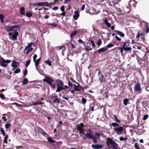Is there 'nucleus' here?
I'll return each instance as SVG.
<instances>
[{"mask_svg":"<svg viewBox=\"0 0 149 149\" xmlns=\"http://www.w3.org/2000/svg\"><path fill=\"white\" fill-rule=\"evenodd\" d=\"M43 81L48 84L52 89L54 90L55 88L56 84L55 81L50 77L46 76L43 79Z\"/></svg>","mask_w":149,"mask_h":149,"instance_id":"f257e3e1","label":"nucleus"},{"mask_svg":"<svg viewBox=\"0 0 149 149\" xmlns=\"http://www.w3.org/2000/svg\"><path fill=\"white\" fill-rule=\"evenodd\" d=\"M106 143L108 146H110V145H111V148L113 149H118L117 148L118 146L117 143L113 141L111 138H107Z\"/></svg>","mask_w":149,"mask_h":149,"instance_id":"f03ea898","label":"nucleus"},{"mask_svg":"<svg viewBox=\"0 0 149 149\" xmlns=\"http://www.w3.org/2000/svg\"><path fill=\"white\" fill-rule=\"evenodd\" d=\"M57 88L56 91V92H60L61 90L65 88H63V81L60 79L56 80Z\"/></svg>","mask_w":149,"mask_h":149,"instance_id":"7ed1b4c3","label":"nucleus"},{"mask_svg":"<svg viewBox=\"0 0 149 149\" xmlns=\"http://www.w3.org/2000/svg\"><path fill=\"white\" fill-rule=\"evenodd\" d=\"M17 29H14L13 33L12 32H9L8 35L10 36L9 38L13 41H15L17 39V36L19 35V33L17 31Z\"/></svg>","mask_w":149,"mask_h":149,"instance_id":"20e7f679","label":"nucleus"},{"mask_svg":"<svg viewBox=\"0 0 149 149\" xmlns=\"http://www.w3.org/2000/svg\"><path fill=\"white\" fill-rule=\"evenodd\" d=\"M19 27L18 25H15L13 26H6L5 27V29L6 31L10 32L11 31H13L14 29L16 28H18Z\"/></svg>","mask_w":149,"mask_h":149,"instance_id":"39448f33","label":"nucleus"},{"mask_svg":"<svg viewBox=\"0 0 149 149\" xmlns=\"http://www.w3.org/2000/svg\"><path fill=\"white\" fill-rule=\"evenodd\" d=\"M31 43H29L28 45L25 47L24 50V53L26 54H28L33 49V48L32 47Z\"/></svg>","mask_w":149,"mask_h":149,"instance_id":"423d86ee","label":"nucleus"},{"mask_svg":"<svg viewBox=\"0 0 149 149\" xmlns=\"http://www.w3.org/2000/svg\"><path fill=\"white\" fill-rule=\"evenodd\" d=\"M98 75L99 76V80L100 81L101 84L102 83V81L104 82L105 81L106 79L104 78V75L100 72V70H98Z\"/></svg>","mask_w":149,"mask_h":149,"instance_id":"0eeeda50","label":"nucleus"},{"mask_svg":"<svg viewBox=\"0 0 149 149\" xmlns=\"http://www.w3.org/2000/svg\"><path fill=\"white\" fill-rule=\"evenodd\" d=\"M123 129V127L122 126H120L118 127H115L113 128V130L118 135H120L122 133Z\"/></svg>","mask_w":149,"mask_h":149,"instance_id":"6e6552de","label":"nucleus"},{"mask_svg":"<svg viewBox=\"0 0 149 149\" xmlns=\"http://www.w3.org/2000/svg\"><path fill=\"white\" fill-rule=\"evenodd\" d=\"M2 63L1 64V65L3 67H5L7 65V64L9 63L10 62V60H5L3 58H1Z\"/></svg>","mask_w":149,"mask_h":149,"instance_id":"1a4fd4ad","label":"nucleus"},{"mask_svg":"<svg viewBox=\"0 0 149 149\" xmlns=\"http://www.w3.org/2000/svg\"><path fill=\"white\" fill-rule=\"evenodd\" d=\"M134 91L136 92H138L141 90V84L139 82H138L137 84L135 85L134 88Z\"/></svg>","mask_w":149,"mask_h":149,"instance_id":"9d476101","label":"nucleus"},{"mask_svg":"<svg viewBox=\"0 0 149 149\" xmlns=\"http://www.w3.org/2000/svg\"><path fill=\"white\" fill-rule=\"evenodd\" d=\"M84 124L82 123H81L78 125H77V130L80 132L83 133L84 131H83V128L84 127Z\"/></svg>","mask_w":149,"mask_h":149,"instance_id":"9b49d317","label":"nucleus"},{"mask_svg":"<svg viewBox=\"0 0 149 149\" xmlns=\"http://www.w3.org/2000/svg\"><path fill=\"white\" fill-rule=\"evenodd\" d=\"M91 147L95 149H101L103 147L102 145L99 144H93L92 145Z\"/></svg>","mask_w":149,"mask_h":149,"instance_id":"f8f14e48","label":"nucleus"},{"mask_svg":"<svg viewBox=\"0 0 149 149\" xmlns=\"http://www.w3.org/2000/svg\"><path fill=\"white\" fill-rule=\"evenodd\" d=\"M123 11L126 13H129L130 12V9L128 6H125L123 7Z\"/></svg>","mask_w":149,"mask_h":149,"instance_id":"ddd939ff","label":"nucleus"},{"mask_svg":"<svg viewBox=\"0 0 149 149\" xmlns=\"http://www.w3.org/2000/svg\"><path fill=\"white\" fill-rule=\"evenodd\" d=\"M19 64V63L17 61H14L11 64V66L13 67L14 69L17 68Z\"/></svg>","mask_w":149,"mask_h":149,"instance_id":"4468645a","label":"nucleus"},{"mask_svg":"<svg viewBox=\"0 0 149 149\" xmlns=\"http://www.w3.org/2000/svg\"><path fill=\"white\" fill-rule=\"evenodd\" d=\"M74 14L73 17L75 20H77L79 16V11L77 10L74 11Z\"/></svg>","mask_w":149,"mask_h":149,"instance_id":"2eb2a0df","label":"nucleus"},{"mask_svg":"<svg viewBox=\"0 0 149 149\" xmlns=\"http://www.w3.org/2000/svg\"><path fill=\"white\" fill-rule=\"evenodd\" d=\"M103 24H105L106 25L108 28H110L111 27V25L108 22V20L107 19L103 20Z\"/></svg>","mask_w":149,"mask_h":149,"instance_id":"dca6fc26","label":"nucleus"},{"mask_svg":"<svg viewBox=\"0 0 149 149\" xmlns=\"http://www.w3.org/2000/svg\"><path fill=\"white\" fill-rule=\"evenodd\" d=\"M34 5H36L38 6H47L48 5V3L47 2H39L37 4Z\"/></svg>","mask_w":149,"mask_h":149,"instance_id":"f3484780","label":"nucleus"},{"mask_svg":"<svg viewBox=\"0 0 149 149\" xmlns=\"http://www.w3.org/2000/svg\"><path fill=\"white\" fill-rule=\"evenodd\" d=\"M38 131L43 136H45L47 135V134L41 128L38 127Z\"/></svg>","mask_w":149,"mask_h":149,"instance_id":"a211bd4d","label":"nucleus"},{"mask_svg":"<svg viewBox=\"0 0 149 149\" xmlns=\"http://www.w3.org/2000/svg\"><path fill=\"white\" fill-rule=\"evenodd\" d=\"M130 42V41H129V40H125V42H123V46L122 47L123 48H124L125 47H126H126H128L129 46V44H130V43H129V44L127 45V44H128V42Z\"/></svg>","mask_w":149,"mask_h":149,"instance_id":"6ab92c4d","label":"nucleus"},{"mask_svg":"<svg viewBox=\"0 0 149 149\" xmlns=\"http://www.w3.org/2000/svg\"><path fill=\"white\" fill-rule=\"evenodd\" d=\"M85 136L87 138L89 139H92L93 136V134L91 132L86 133Z\"/></svg>","mask_w":149,"mask_h":149,"instance_id":"aec40b11","label":"nucleus"},{"mask_svg":"<svg viewBox=\"0 0 149 149\" xmlns=\"http://www.w3.org/2000/svg\"><path fill=\"white\" fill-rule=\"evenodd\" d=\"M114 32H116V34L119 35L121 37H123L125 36V34L123 32L118 30H114Z\"/></svg>","mask_w":149,"mask_h":149,"instance_id":"412c9836","label":"nucleus"},{"mask_svg":"<svg viewBox=\"0 0 149 149\" xmlns=\"http://www.w3.org/2000/svg\"><path fill=\"white\" fill-rule=\"evenodd\" d=\"M107 50V48H104V47H102L99 49L97 51V52L100 53L102 52H103Z\"/></svg>","mask_w":149,"mask_h":149,"instance_id":"4be33fe9","label":"nucleus"},{"mask_svg":"<svg viewBox=\"0 0 149 149\" xmlns=\"http://www.w3.org/2000/svg\"><path fill=\"white\" fill-rule=\"evenodd\" d=\"M78 33V31H74L72 32L70 35V37L71 38H73L74 36H75L76 34Z\"/></svg>","mask_w":149,"mask_h":149,"instance_id":"5701e85b","label":"nucleus"},{"mask_svg":"<svg viewBox=\"0 0 149 149\" xmlns=\"http://www.w3.org/2000/svg\"><path fill=\"white\" fill-rule=\"evenodd\" d=\"M144 23L145 24V25L146 27V32L147 33H148L149 31V24L148 22H144Z\"/></svg>","mask_w":149,"mask_h":149,"instance_id":"b1692460","label":"nucleus"},{"mask_svg":"<svg viewBox=\"0 0 149 149\" xmlns=\"http://www.w3.org/2000/svg\"><path fill=\"white\" fill-rule=\"evenodd\" d=\"M20 13L22 15H24L25 13V8L23 7H22L20 10Z\"/></svg>","mask_w":149,"mask_h":149,"instance_id":"393cba45","label":"nucleus"},{"mask_svg":"<svg viewBox=\"0 0 149 149\" xmlns=\"http://www.w3.org/2000/svg\"><path fill=\"white\" fill-rule=\"evenodd\" d=\"M48 141L50 143H53L56 142V141L52 139L51 137H48L47 138Z\"/></svg>","mask_w":149,"mask_h":149,"instance_id":"a878e982","label":"nucleus"},{"mask_svg":"<svg viewBox=\"0 0 149 149\" xmlns=\"http://www.w3.org/2000/svg\"><path fill=\"white\" fill-rule=\"evenodd\" d=\"M88 41L89 42V44L92 45L93 48H94L95 47V44L92 40H89Z\"/></svg>","mask_w":149,"mask_h":149,"instance_id":"bb28decb","label":"nucleus"},{"mask_svg":"<svg viewBox=\"0 0 149 149\" xmlns=\"http://www.w3.org/2000/svg\"><path fill=\"white\" fill-rule=\"evenodd\" d=\"M26 17H30L32 16L33 14L31 13L27 12L26 13Z\"/></svg>","mask_w":149,"mask_h":149,"instance_id":"cd10ccee","label":"nucleus"},{"mask_svg":"<svg viewBox=\"0 0 149 149\" xmlns=\"http://www.w3.org/2000/svg\"><path fill=\"white\" fill-rule=\"evenodd\" d=\"M113 116L114 118V120L115 121L118 123H120V120L118 119L116 115H113Z\"/></svg>","mask_w":149,"mask_h":149,"instance_id":"c85d7f7f","label":"nucleus"},{"mask_svg":"<svg viewBox=\"0 0 149 149\" xmlns=\"http://www.w3.org/2000/svg\"><path fill=\"white\" fill-rule=\"evenodd\" d=\"M129 101V100L128 99L126 98L123 100V104L125 105L127 104L128 102Z\"/></svg>","mask_w":149,"mask_h":149,"instance_id":"c756f323","label":"nucleus"},{"mask_svg":"<svg viewBox=\"0 0 149 149\" xmlns=\"http://www.w3.org/2000/svg\"><path fill=\"white\" fill-rule=\"evenodd\" d=\"M42 102L40 101H38L33 103V105H36L42 104Z\"/></svg>","mask_w":149,"mask_h":149,"instance_id":"7c9ffc66","label":"nucleus"},{"mask_svg":"<svg viewBox=\"0 0 149 149\" xmlns=\"http://www.w3.org/2000/svg\"><path fill=\"white\" fill-rule=\"evenodd\" d=\"M28 83V79L27 78H25L23 81L22 84L23 85L26 84Z\"/></svg>","mask_w":149,"mask_h":149,"instance_id":"2f4dec72","label":"nucleus"},{"mask_svg":"<svg viewBox=\"0 0 149 149\" xmlns=\"http://www.w3.org/2000/svg\"><path fill=\"white\" fill-rule=\"evenodd\" d=\"M74 90L75 91H81V90L78 87V86H77L75 84H74Z\"/></svg>","mask_w":149,"mask_h":149,"instance_id":"473e14b6","label":"nucleus"},{"mask_svg":"<svg viewBox=\"0 0 149 149\" xmlns=\"http://www.w3.org/2000/svg\"><path fill=\"white\" fill-rule=\"evenodd\" d=\"M40 60H41V58H40L37 59L36 60V61L35 62V65L36 67L39 65V63Z\"/></svg>","mask_w":149,"mask_h":149,"instance_id":"72a5a7b5","label":"nucleus"},{"mask_svg":"<svg viewBox=\"0 0 149 149\" xmlns=\"http://www.w3.org/2000/svg\"><path fill=\"white\" fill-rule=\"evenodd\" d=\"M132 50V48L130 47H125L124 48V50L126 51H130Z\"/></svg>","mask_w":149,"mask_h":149,"instance_id":"f704fd0d","label":"nucleus"},{"mask_svg":"<svg viewBox=\"0 0 149 149\" xmlns=\"http://www.w3.org/2000/svg\"><path fill=\"white\" fill-rule=\"evenodd\" d=\"M53 102L54 103H60V99L58 98H57L54 99V100L53 101Z\"/></svg>","mask_w":149,"mask_h":149,"instance_id":"c9c22d12","label":"nucleus"},{"mask_svg":"<svg viewBox=\"0 0 149 149\" xmlns=\"http://www.w3.org/2000/svg\"><path fill=\"white\" fill-rule=\"evenodd\" d=\"M45 62L46 64H48L49 66H51L52 65V63L51 62L49 61L48 60L45 61Z\"/></svg>","mask_w":149,"mask_h":149,"instance_id":"e433bc0d","label":"nucleus"},{"mask_svg":"<svg viewBox=\"0 0 149 149\" xmlns=\"http://www.w3.org/2000/svg\"><path fill=\"white\" fill-rule=\"evenodd\" d=\"M0 131L3 134V136H5V131H4L2 127L0 128Z\"/></svg>","mask_w":149,"mask_h":149,"instance_id":"4c0bfd02","label":"nucleus"},{"mask_svg":"<svg viewBox=\"0 0 149 149\" xmlns=\"http://www.w3.org/2000/svg\"><path fill=\"white\" fill-rule=\"evenodd\" d=\"M93 141L95 143H97V140L96 137V136H93Z\"/></svg>","mask_w":149,"mask_h":149,"instance_id":"58836bf2","label":"nucleus"},{"mask_svg":"<svg viewBox=\"0 0 149 149\" xmlns=\"http://www.w3.org/2000/svg\"><path fill=\"white\" fill-rule=\"evenodd\" d=\"M81 101L83 104H85L87 101L86 99L85 98H83L81 99Z\"/></svg>","mask_w":149,"mask_h":149,"instance_id":"ea45409f","label":"nucleus"},{"mask_svg":"<svg viewBox=\"0 0 149 149\" xmlns=\"http://www.w3.org/2000/svg\"><path fill=\"white\" fill-rule=\"evenodd\" d=\"M30 62L31 60H27L26 61V63L25 65L26 67H27L28 66V65L30 64Z\"/></svg>","mask_w":149,"mask_h":149,"instance_id":"a19ab883","label":"nucleus"},{"mask_svg":"<svg viewBox=\"0 0 149 149\" xmlns=\"http://www.w3.org/2000/svg\"><path fill=\"white\" fill-rule=\"evenodd\" d=\"M145 57H146L144 56V61H146L147 62H149V54L147 55V57H146V59L145 58Z\"/></svg>","mask_w":149,"mask_h":149,"instance_id":"79ce46f5","label":"nucleus"},{"mask_svg":"<svg viewBox=\"0 0 149 149\" xmlns=\"http://www.w3.org/2000/svg\"><path fill=\"white\" fill-rule=\"evenodd\" d=\"M101 134L100 133H96L95 134L94 136H96V139H99Z\"/></svg>","mask_w":149,"mask_h":149,"instance_id":"37998d69","label":"nucleus"},{"mask_svg":"<svg viewBox=\"0 0 149 149\" xmlns=\"http://www.w3.org/2000/svg\"><path fill=\"white\" fill-rule=\"evenodd\" d=\"M143 59H142V58H141L139 57H138V58H137V60L138 61V62L140 63H141L143 61Z\"/></svg>","mask_w":149,"mask_h":149,"instance_id":"c03bdc74","label":"nucleus"},{"mask_svg":"<svg viewBox=\"0 0 149 149\" xmlns=\"http://www.w3.org/2000/svg\"><path fill=\"white\" fill-rule=\"evenodd\" d=\"M102 42L101 40V39L99 38V40H98V42L97 43V44L99 46H100V45L101 44Z\"/></svg>","mask_w":149,"mask_h":149,"instance_id":"a18cd8bd","label":"nucleus"},{"mask_svg":"<svg viewBox=\"0 0 149 149\" xmlns=\"http://www.w3.org/2000/svg\"><path fill=\"white\" fill-rule=\"evenodd\" d=\"M78 87L80 89H81V90H82V91H84V89L86 88V87H84V88L83 87L79 85V84H78Z\"/></svg>","mask_w":149,"mask_h":149,"instance_id":"49530a36","label":"nucleus"},{"mask_svg":"<svg viewBox=\"0 0 149 149\" xmlns=\"http://www.w3.org/2000/svg\"><path fill=\"white\" fill-rule=\"evenodd\" d=\"M113 46V45L112 44L109 43L106 46V47L107 48L111 47Z\"/></svg>","mask_w":149,"mask_h":149,"instance_id":"de8ad7c7","label":"nucleus"},{"mask_svg":"<svg viewBox=\"0 0 149 149\" xmlns=\"http://www.w3.org/2000/svg\"><path fill=\"white\" fill-rule=\"evenodd\" d=\"M127 137L124 138L122 136H121L120 138L119 139H120V141H123V140H127Z\"/></svg>","mask_w":149,"mask_h":149,"instance_id":"09e8293b","label":"nucleus"},{"mask_svg":"<svg viewBox=\"0 0 149 149\" xmlns=\"http://www.w3.org/2000/svg\"><path fill=\"white\" fill-rule=\"evenodd\" d=\"M21 71L20 69L19 68H17L14 71L15 73H18L19 72Z\"/></svg>","mask_w":149,"mask_h":149,"instance_id":"8fccbe9b","label":"nucleus"},{"mask_svg":"<svg viewBox=\"0 0 149 149\" xmlns=\"http://www.w3.org/2000/svg\"><path fill=\"white\" fill-rule=\"evenodd\" d=\"M148 116H148V114H147L145 115L144 116V117L143 118V120H146L148 118Z\"/></svg>","mask_w":149,"mask_h":149,"instance_id":"3c124183","label":"nucleus"},{"mask_svg":"<svg viewBox=\"0 0 149 149\" xmlns=\"http://www.w3.org/2000/svg\"><path fill=\"white\" fill-rule=\"evenodd\" d=\"M112 3L115 5L118 3V0H112Z\"/></svg>","mask_w":149,"mask_h":149,"instance_id":"603ef678","label":"nucleus"},{"mask_svg":"<svg viewBox=\"0 0 149 149\" xmlns=\"http://www.w3.org/2000/svg\"><path fill=\"white\" fill-rule=\"evenodd\" d=\"M48 25H52V26L55 27L57 26V25L55 23H49Z\"/></svg>","mask_w":149,"mask_h":149,"instance_id":"864d4df0","label":"nucleus"},{"mask_svg":"<svg viewBox=\"0 0 149 149\" xmlns=\"http://www.w3.org/2000/svg\"><path fill=\"white\" fill-rule=\"evenodd\" d=\"M27 70L26 69H25L23 72V74L24 75L25 77L27 74Z\"/></svg>","mask_w":149,"mask_h":149,"instance_id":"5fc2aeb1","label":"nucleus"},{"mask_svg":"<svg viewBox=\"0 0 149 149\" xmlns=\"http://www.w3.org/2000/svg\"><path fill=\"white\" fill-rule=\"evenodd\" d=\"M60 10L62 12L65 11V7L64 6H62L60 8Z\"/></svg>","mask_w":149,"mask_h":149,"instance_id":"6e6d98bb","label":"nucleus"},{"mask_svg":"<svg viewBox=\"0 0 149 149\" xmlns=\"http://www.w3.org/2000/svg\"><path fill=\"white\" fill-rule=\"evenodd\" d=\"M0 97L3 99H5V96L3 94H0Z\"/></svg>","mask_w":149,"mask_h":149,"instance_id":"4d7b16f0","label":"nucleus"},{"mask_svg":"<svg viewBox=\"0 0 149 149\" xmlns=\"http://www.w3.org/2000/svg\"><path fill=\"white\" fill-rule=\"evenodd\" d=\"M10 126V123H7L5 125V127L7 129H8L9 128V127Z\"/></svg>","mask_w":149,"mask_h":149,"instance_id":"13d9d810","label":"nucleus"},{"mask_svg":"<svg viewBox=\"0 0 149 149\" xmlns=\"http://www.w3.org/2000/svg\"><path fill=\"white\" fill-rule=\"evenodd\" d=\"M115 38L118 41H120L121 40V39L118 37L117 36H115Z\"/></svg>","mask_w":149,"mask_h":149,"instance_id":"bf43d9fd","label":"nucleus"},{"mask_svg":"<svg viewBox=\"0 0 149 149\" xmlns=\"http://www.w3.org/2000/svg\"><path fill=\"white\" fill-rule=\"evenodd\" d=\"M85 49L86 51H89V50H91L92 49L91 48L90 49H89L88 47L87 46H85Z\"/></svg>","mask_w":149,"mask_h":149,"instance_id":"052dcab7","label":"nucleus"},{"mask_svg":"<svg viewBox=\"0 0 149 149\" xmlns=\"http://www.w3.org/2000/svg\"><path fill=\"white\" fill-rule=\"evenodd\" d=\"M78 42H79L81 44H84L85 43V42H83L81 39H80L78 40Z\"/></svg>","mask_w":149,"mask_h":149,"instance_id":"680f3d73","label":"nucleus"},{"mask_svg":"<svg viewBox=\"0 0 149 149\" xmlns=\"http://www.w3.org/2000/svg\"><path fill=\"white\" fill-rule=\"evenodd\" d=\"M135 148L136 149H139V146L137 143L135 144Z\"/></svg>","mask_w":149,"mask_h":149,"instance_id":"e2e57ef3","label":"nucleus"},{"mask_svg":"<svg viewBox=\"0 0 149 149\" xmlns=\"http://www.w3.org/2000/svg\"><path fill=\"white\" fill-rule=\"evenodd\" d=\"M4 18V15L2 14H0V19H3Z\"/></svg>","mask_w":149,"mask_h":149,"instance_id":"0e129e2a","label":"nucleus"},{"mask_svg":"<svg viewBox=\"0 0 149 149\" xmlns=\"http://www.w3.org/2000/svg\"><path fill=\"white\" fill-rule=\"evenodd\" d=\"M120 51V52L122 54L123 52V50H124V48L122 47H121L119 48Z\"/></svg>","mask_w":149,"mask_h":149,"instance_id":"69168bd1","label":"nucleus"},{"mask_svg":"<svg viewBox=\"0 0 149 149\" xmlns=\"http://www.w3.org/2000/svg\"><path fill=\"white\" fill-rule=\"evenodd\" d=\"M65 14H66L65 12V11H64L63 12V13H62L61 14H60V15L63 16H65Z\"/></svg>","mask_w":149,"mask_h":149,"instance_id":"338daca9","label":"nucleus"},{"mask_svg":"<svg viewBox=\"0 0 149 149\" xmlns=\"http://www.w3.org/2000/svg\"><path fill=\"white\" fill-rule=\"evenodd\" d=\"M63 46H59L57 47V48L58 49V50H61L62 49H63Z\"/></svg>","mask_w":149,"mask_h":149,"instance_id":"774afa93","label":"nucleus"}]
</instances>
